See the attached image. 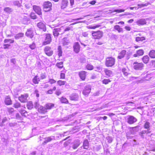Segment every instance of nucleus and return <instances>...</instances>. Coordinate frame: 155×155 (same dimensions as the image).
<instances>
[{
    "label": "nucleus",
    "mask_w": 155,
    "mask_h": 155,
    "mask_svg": "<svg viewBox=\"0 0 155 155\" xmlns=\"http://www.w3.org/2000/svg\"><path fill=\"white\" fill-rule=\"evenodd\" d=\"M49 86V85L48 84H44L41 85V86L42 88H46L48 87Z\"/></svg>",
    "instance_id": "56"
},
{
    "label": "nucleus",
    "mask_w": 155,
    "mask_h": 155,
    "mask_svg": "<svg viewBox=\"0 0 155 155\" xmlns=\"http://www.w3.org/2000/svg\"><path fill=\"white\" fill-rule=\"evenodd\" d=\"M16 118L18 120V122H21L23 119V118L18 113L16 114Z\"/></svg>",
    "instance_id": "33"
},
{
    "label": "nucleus",
    "mask_w": 155,
    "mask_h": 155,
    "mask_svg": "<svg viewBox=\"0 0 155 155\" xmlns=\"http://www.w3.org/2000/svg\"><path fill=\"white\" fill-rule=\"evenodd\" d=\"M136 127H133L132 128H131L130 130V133L131 134H134V131L135 130V129Z\"/></svg>",
    "instance_id": "64"
},
{
    "label": "nucleus",
    "mask_w": 155,
    "mask_h": 155,
    "mask_svg": "<svg viewBox=\"0 0 155 155\" xmlns=\"http://www.w3.org/2000/svg\"><path fill=\"white\" fill-rule=\"evenodd\" d=\"M61 42L63 45H67L69 43L70 41L67 38L65 37L62 39Z\"/></svg>",
    "instance_id": "20"
},
{
    "label": "nucleus",
    "mask_w": 155,
    "mask_h": 155,
    "mask_svg": "<svg viewBox=\"0 0 155 155\" xmlns=\"http://www.w3.org/2000/svg\"><path fill=\"white\" fill-rule=\"evenodd\" d=\"M68 2V0H62L61 7V9H64L67 6Z\"/></svg>",
    "instance_id": "15"
},
{
    "label": "nucleus",
    "mask_w": 155,
    "mask_h": 155,
    "mask_svg": "<svg viewBox=\"0 0 155 155\" xmlns=\"http://www.w3.org/2000/svg\"><path fill=\"white\" fill-rule=\"evenodd\" d=\"M62 27L61 28H54L53 30V35L54 37H58L59 34H61L62 30Z\"/></svg>",
    "instance_id": "6"
},
{
    "label": "nucleus",
    "mask_w": 155,
    "mask_h": 155,
    "mask_svg": "<svg viewBox=\"0 0 155 155\" xmlns=\"http://www.w3.org/2000/svg\"><path fill=\"white\" fill-rule=\"evenodd\" d=\"M86 68L87 70H92L93 69L94 67L92 65L90 64H88L87 65Z\"/></svg>",
    "instance_id": "45"
},
{
    "label": "nucleus",
    "mask_w": 155,
    "mask_h": 155,
    "mask_svg": "<svg viewBox=\"0 0 155 155\" xmlns=\"http://www.w3.org/2000/svg\"><path fill=\"white\" fill-rule=\"evenodd\" d=\"M65 78V74L64 73H61L60 74V78L64 79Z\"/></svg>",
    "instance_id": "62"
},
{
    "label": "nucleus",
    "mask_w": 155,
    "mask_h": 155,
    "mask_svg": "<svg viewBox=\"0 0 155 155\" xmlns=\"http://www.w3.org/2000/svg\"><path fill=\"white\" fill-rule=\"evenodd\" d=\"M150 123L148 122H146L144 125V128L145 129H149L150 127Z\"/></svg>",
    "instance_id": "43"
},
{
    "label": "nucleus",
    "mask_w": 155,
    "mask_h": 155,
    "mask_svg": "<svg viewBox=\"0 0 155 155\" xmlns=\"http://www.w3.org/2000/svg\"><path fill=\"white\" fill-rule=\"evenodd\" d=\"M126 51L125 50H122L119 54L117 58L119 59H121L123 58L126 54Z\"/></svg>",
    "instance_id": "18"
},
{
    "label": "nucleus",
    "mask_w": 155,
    "mask_h": 155,
    "mask_svg": "<svg viewBox=\"0 0 155 155\" xmlns=\"http://www.w3.org/2000/svg\"><path fill=\"white\" fill-rule=\"evenodd\" d=\"M37 26L39 28L42 29L43 31H46V28L45 23L40 22L37 24Z\"/></svg>",
    "instance_id": "11"
},
{
    "label": "nucleus",
    "mask_w": 155,
    "mask_h": 155,
    "mask_svg": "<svg viewBox=\"0 0 155 155\" xmlns=\"http://www.w3.org/2000/svg\"><path fill=\"white\" fill-rule=\"evenodd\" d=\"M52 6L51 3L49 2H45L43 5L44 10L45 12H47L50 11L51 9Z\"/></svg>",
    "instance_id": "4"
},
{
    "label": "nucleus",
    "mask_w": 155,
    "mask_h": 155,
    "mask_svg": "<svg viewBox=\"0 0 155 155\" xmlns=\"http://www.w3.org/2000/svg\"><path fill=\"white\" fill-rule=\"evenodd\" d=\"M104 72L106 74L108 77L110 76L112 74V72L110 70H108L107 69H105Z\"/></svg>",
    "instance_id": "28"
},
{
    "label": "nucleus",
    "mask_w": 155,
    "mask_h": 155,
    "mask_svg": "<svg viewBox=\"0 0 155 155\" xmlns=\"http://www.w3.org/2000/svg\"><path fill=\"white\" fill-rule=\"evenodd\" d=\"M107 139L108 140V142L109 143H111L113 140L112 138L108 136L107 137Z\"/></svg>",
    "instance_id": "54"
},
{
    "label": "nucleus",
    "mask_w": 155,
    "mask_h": 155,
    "mask_svg": "<svg viewBox=\"0 0 155 155\" xmlns=\"http://www.w3.org/2000/svg\"><path fill=\"white\" fill-rule=\"evenodd\" d=\"M144 53V51L142 49H140L137 51L136 54H134L133 56L134 57H136L138 56L142 55Z\"/></svg>",
    "instance_id": "19"
},
{
    "label": "nucleus",
    "mask_w": 155,
    "mask_h": 155,
    "mask_svg": "<svg viewBox=\"0 0 155 155\" xmlns=\"http://www.w3.org/2000/svg\"><path fill=\"white\" fill-rule=\"evenodd\" d=\"M25 35L30 38H32L34 36L33 32L31 29H28L26 32Z\"/></svg>",
    "instance_id": "13"
},
{
    "label": "nucleus",
    "mask_w": 155,
    "mask_h": 155,
    "mask_svg": "<svg viewBox=\"0 0 155 155\" xmlns=\"http://www.w3.org/2000/svg\"><path fill=\"white\" fill-rule=\"evenodd\" d=\"M143 62L145 64L147 63L149 60V58L147 55L145 56L142 58Z\"/></svg>",
    "instance_id": "30"
},
{
    "label": "nucleus",
    "mask_w": 155,
    "mask_h": 155,
    "mask_svg": "<svg viewBox=\"0 0 155 155\" xmlns=\"http://www.w3.org/2000/svg\"><path fill=\"white\" fill-rule=\"evenodd\" d=\"M63 62L62 61H61L57 63L56 64V66L59 68H62L63 67Z\"/></svg>",
    "instance_id": "37"
},
{
    "label": "nucleus",
    "mask_w": 155,
    "mask_h": 155,
    "mask_svg": "<svg viewBox=\"0 0 155 155\" xmlns=\"http://www.w3.org/2000/svg\"><path fill=\"white\" fill-rule=\"evenodd\" d=\"M28 95L27 94H21L18 97V100L22 103H25L27 101V98Z\"/></svg>",
    "instance_id": "5"
},
{
    "label": "nucleus",
    "mask_w": 155,
    "mask_h": 155,
    "mask_svg": "<svg viewBox=\"0 0 155 155\" xmlns=\"http://www.w3.org/2000/svg\"><path fill=\"white\" fill-rule=\"evenodd\" d=\"M56 81L53 79H49L48 82H49L50 84H52L55 83Z\"/></svg>",
    "instance_id": "52"
},
{
    "label": "nucleus",
    "mask_w": 155,
    "mask_h": 155,
    "mask_svg": "<svg viewBox=\"0 0 155 155\" xmlns=\"http://www.w3.org/2000/svg\"><path fill=\"white\" fill-rule=\"evenodd\" d=\"M29 47L31 49H33L35 47V44L34 43H33L31 45H29Z\"/></svg>",
    "instance_id": "59"
},
{
    "label": "nucleus",
    "mask_w": 155,
    "mask_h": 155,
    "mask_svg": "<svg viewBox=\"0 0 155 155\" xmlns=\"http://www.w3.org/2000/svg\"><path fill=\"white\" fill-rule=\"evenodd\" d=\"M46 75L45 74L42 73L41 74L40 77L41 79H45L46 78Z\"/></svg>",
    "instance_id": "58"
},
{
    "label": "nucleus",
    "mask_w": 155,
    "mask_h": 155,
    "mask_svg": "<svg viewBox=\"0 0 155 155\" xmlns=\"http://www.w3.org/2000/svg\"><path fill=\"white\" fill-rule=\"evenodd\" d=\"M146 134V130H143L140 133V135L142 138H144V134Z\"/></svg>",
    "instance_id": "50"
},
{
    "label": "nucleus",
    "mask_w": 155,
    "mask_h": 155,
    "mask_svg": "<svg viewBox=\"0 0 155 155\" xmlns=\"http://www.w3.org/2000/svg\"><path fill=\"white\" fill-rule=\"evenodd\" d=\"M51 41V35L49 34H47L45 39V41L43 43V45H46L50 44Z\"/></svg>",
    "instance_id": "9"
},
{
    "label": "nucleus",
    "mask_w": 155,
    "mask_h": 155,
    "mask_svg": "<svg viewBox=\"0 0 155 155\" xmlns=\"http://www.w3.org/2000/svg\"><path fill=\"white\" fill-rule=\"evenodd\" d=\"M58 56L60 57L61 56L62 51L61 50V46H59L58 48Z\"/></svg>",
    "instance_id": "41"
},
{
    "label": "nucleus",
    "mask_w": 155,
    "mask_h": 155,
    "mask_svg": "<svg viewBox=\"0 0 155 155\" xmlns=\"http://www.w3.org/2000/svg\"><path fill=\"white\" fill-rule=\"evenodd\" d=\"M54 106V104L50 103H48L46 104L45 105V107L46 108V110L50 109Z\"/></svg>",
    "instance_id": "32"
},
{
    "label": "nucleus",
    "mask_w": 155,
    "mask_h": 155,
    "mask_svg": "<svg viewBox=\"0 0 155 155\" xmlns=\"http://www.w3.org/2000/svg\"><path fill=\"white\" fill-rule=\"evenodd\" d=\"M149 55L152 58H155V51L154 50H152L149 53Z\"/></svg>",
    "instance_id": "34"
},
{
    "label": "nucleus",
    "mask_w": 155,
    "mask_h": 155,
    "mask_svg": "<svg viewBox=\"0 0 155 155\" xmlns=\"http://www.w3.org/2000/svg\"><path fill=\"white\" fill-rule=\"evenodd\" d=\"M114 28L117 30L119 32H123V29L122 28H120L119 25H116L114 27Z\"/></svg>",
    "instance_id": "27"
},
{
    "label": "nucleus",
    "mask_w": 155,
    "mask_h": 155,
    "mask_svg": "<svg viewBox=\"0 0 155 155\" xmlns=\"http://www.w3.org/2000/svg\"><path fill=\"white\" fill-rule=\"evenodd\" d=\"M4 11L5 12L8 13H10L12 12L11 8L9 7H6L4 8Z\"/></svg>",
    "instance_id": "49"
},
{
    "label": "nucleus",
    "mask_w": 155,
    "mask_h": 155,
    "mask_svg": "<svg viewBox=\"0 0 155 155\" xmlns=\"http://www.w3.org/2000/svg\"><path fill=\"white\" fill-rule=\"evenodd\" d=\"M134 68L135 70H141L143 67V63H138L135 62L133 63Z\"/></svg>",
    "instance_id": "8"
},
{
    "label": "nucleus",
    "mask_w": 155,
    "mask_h": 155,
    "mask_svg": "<svg viewBox=\"0 0 155 155\" xmlns=\"http://www.w3.org/2000/svg\"><path fill=\"white\" fill-rule=\"evenodd\" d=\"M145 38L144 37H137L136 38V41H143L144 40H145Z\"/></svg>",
    "instance_id": "42"
},
{
    "label": "nucleus",
    "mask_w": 155,
    "mask_h": 155,
    "mask_svg": "<svg viewBox=\"0 0 155 155\" xmlns=\"http://www.w3.org/2000/svg\"><path fill=\"white\" fill-rule=\"evenodd\" d=\"M31 17L33 19H35L37 18V16L34 14H31Z\"/></svg>",
    "instance_id": "60"
},
{
    "label": "nucleus",
    "mask_w": 155,
    "mask_h": 155,
    "mask_svg": "<svg viewBox=\"0 0 155 155\" xmlns=\"http://www.w3.org/2000/svg\"><path fill=\"white\" fill-rule=\"evenodd\" d=\"M54 137L53 136L48 137L45 138V140L42 144L44 145L45 144L48 142L51 141L52 140L54 139Z\"/></svg>",
    "instance_id": "14"
},
{
    "label": "nucleus",
    "mask_w": 155,
    "mask_h": 155,
    "mask_svg": "<svg viewBox=\"0 0 155 155\" xmlns=\"http://www.w3.org/2000/svg\"><path fill=\"white\" fill-rule=\"evenodd\" d=\"M91 87L89 85L85 86L82 92L83 95L85 96H88L91 92Z\"/></svg>",
    "instance_id": "3"
},
{
    "label": "nucleus",
    "mask_w": 155,
    "mask_h": 155,
    "mask_svg": "<svg viewBox=\"0 0 155 155\" xmlns=\"http://www.w3.org/2000/svg\"><path fill=\"white\" fill-rule=\"evenodd\" d=\"M38 111L39 112L41 113H45L47 112L46 108L45 107H44L42 106H41L38 108Z\"/></svg>",
    "instance_id": "23"
},
{
    "label": "nucleus",
    "mask_w": 155,
    "mask_h": 155,
    "mask_svg": "<svg viewBox=\"0 0 155 155\" xmlns=\"http://www.w3.org/2000/svg\"><path fill=\"white\" fill-rule=\"evenodd\" d=\"M61 91L59 90H57L55 92V94L58 96L59 95L61 94Z\"/></svg>",
    "instance_id": "61"
},
{
    "label": "nucleus",
    "mask_w": 155,
    "mask_h": 155,
    "mask_svg": "<svg viewBox=\"0 0 155 155\" xmlns=\"http://www.w3.org/2000/svg\"><path fill=\"white\" fill-rule=\"evenodd\" d=\"M27 107L28 109L31 110L33 107V105L32 101L28 102L27 104Z\"/></svg>",
    "instance_id": "29"
},
{
    "label": "nucleus",
    "mask_w": 155,
    "mask_h": 155,
    "mask_svg": "<svg viewBox=\"0 0 155 155\" xmlns=\"http://www.w3.org/2000/svg\"><path fill=\"white\" fill-rule=\"evenodd\" d=\"M13 4L14 5L17 6L18 7L21 6V5L18 1H15L14 2Z\"/></svg>",
    "instance_id": "46"
},
{
    "label": "nucleus",
    "mask_w": 155,
    "mask_h": 155,
    "mask_svg": "<svg viewBox=\"0 0 155 155\" xmlns=\"http://www.w3.org/2000/svg\"><path fill=\"white\" fill-rule=\"evenodd\" d=\"M83 147L84 148L87 149L88 147V142L86 140H84L83 142Z\"/></svg>",
    "instance_id": "36"
},
{
    "label": "nucleus",
    "mask_w": 155,
    "mask_h": 155,
    "mask_svg": "<svg viewBox=\"0 0 155 155\" xmlns=\"http://www.w3.org/2000/svg\"><path fill=\"white\" fill-rule=\"evenodd\" d=\"M115 59L112 57H107L106 58L105 65L107 67H111L115 64Z\"/></svg>",
    "instance_id": "2"
},
{
    "label": "nucleus",
    "mask_w": 155,
    "mask_h": 155,
    "mask_svg": "<svg viewBox=\"0 0 155 155\" xmlns=\"http://www.w3.org/2000/svg\"><path fill=\"white\" fill-rule=\"evenodd\" d=\"M53 93V91L52 89H50L47 92V94H51Z\"/></svg>",
    "instance_id": "63"
},
{
    "label": "nucleus",
    "mask_w": 155,
    "mask_h": 155,
    "mask_svg": "<svg viewBox=\"0 0 155 155\" xmlns=\"http://www.w3.org/2000/svg\"><path fill=\"white\" fill-rule=\"evenodd\" d=\"M74 51L76 53H78V42L74 43L73 45Z\"/></svg>",
    "instance_id": "39"
},
{
    "label": "nucleus",
    "mask_w": 155,
    "mask_h": 155,
    "mask_svg": "<svg viewBox=\"0 0 155 155\" xmlns=\"http://www.w3.org/2000/svg\"><path fill=\"white\" fill-rule=\"evenodd\" d=\"M14 40L11 39H5L4 40L5 43H9V44L13 43L14 42Z\"/></svg>",
    "instance_id": "38"
},
{
    "label": "nucleus",
    "mask_w": 155,
    "mask_h": 155,
    "mask_svg": "<svg viewBox=\"0 0 155 155\" xmlns=\"http://www.w3.org/2000/svg\"><path fill=\"white\" fill-rule=\"evenodd\" d=\"M137 120V119L132 116H130L127 118V122L130 124H132L136 122Z\"/></svg>",
    "instance_id": "10"
},
{
    "label": "nucleus",
    "mask_w": 155,
    "mask_h": 155,
    "mask_svg": "<svg viewBox=\"0 0 155 155\" xmlns=\"http://www.w3.org/2000/svg\"><path fill=\"white\" fill-rule=\"evenodd\" d=\"M129 69L127 67L123 68L121 69L122 72L125 76H127L129 74Z\"/></svg>",
    "instance_id": "21"
},
{
    "label": "nucleus",
    "mask_w": 155,
    "mask_h": 155,
    "mask_svg": "<svg viewBox=\"0 0 155 155\" xmlns=\"http://www.w3.org/2000/svg\"><path fill=\"white\" fill-rule=\"evenodd\" d=\"M136 23L138 25H143L146 24V21L145 19L142 18L137 21Z\"/></svg>",
    "instance_id": "16"
},
{
    "label": "nucleus",
    "mask_w": 155,
    "mask_h": 155,
    "mask_svg": "<svg viewBox=\"0 0 155 155\" xmlns=\"http://www.w3.org/2000/svg\"><path fill=\"white\" fill-rule=\"evenodd\" d=\"M61 102L62 103L68 104V101L65 97H62L60 99Z\"/></svg>",
    "instance_id": "35"
},
{
    "label": "nucleus",
    "mask_w": 155,
    "mask_h": 155,
    "mask_svg": "<svg viewBox=\"0 0 155 155\" xmlns=\"http://www.w3.org/2000/svg\"><path fill=\"white\" fill-rule=\"evenodd\" d=\"M92 35L94 38L95 39H100L103 36V32L100 31H92Z\"/></svg>",
    "instance_id": "1"
},
{
    "label": "nucleus",
    "mask_w": 155,
    "mask_h": 155,
    "mask_svg": "<svg viewBox=\"0 0 155 155\" xmlns=\"http://www.w3.org/2000/svg\"><path fill=\"white\" fill-rule=\"evenodd\" d=\"M40 81V78H38L37 75H36L32 79L33 82L35 84H38Z\"/></svg>",
    "instance_id": "25"
},
{
    "label": "nucleus",
    "mask_w": 155,
    "mask_h": 155,
    "mask_svg": "<svg viewBox=\"0 0 155 155\" xmlns=\"http://www.w3.org/2000/svg\"><path fill=\"white\" fill-rule=\"evenodd\" d=\"M24 34L22 33H19L16 34L14 37L15 39H18L24 36Z\"/></svg>",
    "instance_id": "24"
},
{
    "label": "nucleus",
    "mask_w": 155,
    "mask_h": 155,
    "mask_svg": "<svg viewBox=\"0 0 155 155\" xmlns=\"http://www.w3.org/2000/svg\"><path fill=\"white\" fill-rule=\"evenodd\" d=\"M5 103L6 104L9 105L12 104V101L9 96H7L5 98Z\"/></svg>",
    "instance_id": "22"
},
{
    "label": "nucleus",
    "mask_w": 155,
    "mask_h": 155,
    "mask_svg": "<svg viewBox=\"0 0 155 155\" xmlns=\"http://www.w3.org/2000/svg\"><path fill=\"white\" fill-rule=\"evenodd\" d=\"M124 11V9H116L114 11V12H116L118 13L123 12Z\"/></svg>",
    "instance_id": "57"
},
{
    "label": "nucleus",
    "mask_w": 155,
    "mask_h": 155,
    "mask_svg": "<svg viewBox=\"0 0 155 155\" xmlns=\"http://www.w3.org/2000/svg\"><path fill=\"white\" fill-rule=\"evenodd\" d=\"M14 107L15 108H18L21 107V104L18 102H16L14 104Z\"/></svg>",
    "instance_id": "47"
},
{
    "label": "nucleus",
    "mask_w": 155,
    "mask_h": 155,
    "mask_svg": "<svg viewBox=\"0 0 155 155\" xmlns=\"http://www.w3.org/2000/svg\"><path fill=\"white\" fill-rule=\"evenodd\" d=\"M7 111L9 114H12L14 112V109L12 108H10L8 109Z\"/></svg>",
    "instance_id": "51"
},
{
    "label": "nucleus",
    "mask_w": 155,
    "mask_h": 155,
    "mask_svg": "<svg viewBox=\"0 0 155 155\" xmlns=\"http://www.w3.org/2000/svg\"><path fill=\"white\" fill-rule=\"evenodd\" d=\"M101 26V25L99 24H97L95 25H89L87 27L88 29H95L97 28H99Z\"/></svg>",
    "instance_id": "26"
},
{
    "label": "nucleus",
    "mask_w": 155,
    "mask_h": 155,
    "mask_svg": "<svg viewBox=\"0 0 155 155\" xmlns=\"http://www.w3.org/2000/svg\"><path fill=\"white\" fill-rule=\"evenodd\" d=\"M111 82V81L109 79H104L102 81V83L104 84H108Z\"/></svg>",
    "instance_id": "48"
},
{
    "label": "nucleus",
    "mask_w": 155,
    "mask_h": 155,
    "mask_svg": "<svg viewBox=\"0 0 155 155\" xmlns=\"http://www.w3.org/2000/svg\"><path fill=\"white\" fill-rule=\"evenodd\" d=\"M7 120V119L6 117H4L2 120V121L0 123V126L2 127L4 126L3 124Z\"/></svg>",
    "instance_id": "44"
},
{
    "label": "nucleus",
    "mask_w": 155,
    "mask_h": 155,
    "mask_svg": "<svg viewBox=\"0 0 155 155\" xmlns=\"http://www.w3.org/2000/svg\"><path fill=\"white\" fill-rule=\"evenodd\" d=\"M86 72L84 71H81L79 72V76L82 80H84L86 76Z\"/></svg>",
    "instance_id": "17"
},
{
    "label": "nucleus",
    "mask_w": 155,
    "mask_h": 155,
    "mask_svg": "<svg viewBox=\"0 0 155 155\" xmlns=\"http://www.w3.org/2000/svg\"><path fill=\"white\" fill-rule=\"evenodd\" d=\"M79 60L80 62L82 63H84L86 62V59L85 57V56L82 55L80 57Z\"/></svg>",
    "instance_id": "31"
},
{
    "label": "nucleus",
    "mask_w": 155,
    "mask_h": 155,
    "mask_svg": "<svg viewBox=\"0 0 155 155\" xmlns=\"http://www.w3.org/2000/svg\"><path fill=\"white\" fill-rule=\"evenodd\" d=\"M70 29L71 28L70 27L66 28L64 29L63 31H62L61 34H63L64 33L65 31H69L70 30Z\"/></svg>",
    "instance_id": "53"
},
{
    "label": "nucleus",
    "mask_w": 155,
    "mask_h": 155,
    "mask_svg": "<svg viewBox=\"0 0 155 155\" xmlns=\"http://www.w3.org/2000/svg\"><path fill=\"white\" fill-rule=\"evenodd\" d=\"M33 9L38 15H41V9L40 7L36 5L33 6Z\"/></svg>",
    "instance_id": "12"
},
{
    "label": "nucleus",
    "mask_w": 155,
    "mask_h": 155,
    "mask_svg": "<svg viewBox=\"0 0 155 155\" xmlns=\"http://www.w3.org/2000/svg\"><path fill=\"white\" fill-rule=\"evenodd\" d=\"M66 83L65 81H62L61 80H59L57 81V83L60 86L64 85Z\"/></svg>",
    "instance_id": "40"
},
{
    "label": "nucleus",
    "mask_w": 155,
    "mask_h": 155,
    "mask_svg": "<svg viewBox=\"0 0 155 155\" xmlns=\"http://www.w3.org/2000/svg\"><path fill=\"white\" fill-rule=\"evenodd\" d=\"M10 46V45L8 44H5L3 45V48L5 49L8 48Z\"/></svg>",
    "instance_id": "55"
},
{
    "label": "nucleus",
    "mask_w": 155,
    "mask_h": 155,
    "mask_svg": "<svg viewBox=\"0 0 155 155\" xmlns=\"http://www.w3.org/2000/svg\"><path fill=\"white\" fill-rule=\"evenodd\" d=\"M44 51L45 54L48 56H50L53 54V51L50 47H45L44 48Z\"/></svg>",
    "instance_id": "7"
}]
</instances>
